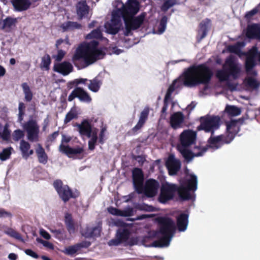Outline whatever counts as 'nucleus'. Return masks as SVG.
Returning <instances> with one entry per match:
<instances>
[{
    "mask_svg": "<svg viewBox=\"0 0 260 260\" xmlns=\"http://www.w3.org/2000/svg\"><path fill=\"white\" fill-rule=\"evenodd\" d=\"M223 68H226L230 77L232 76L234 79H237L241 72V68L238 63L232 56L226 59Z\"/></svg>",
    "mask_w": 260,
    "mask_h": 260,
    "instance_id": "obj_12",
    "label": "nucleus"
},
{
    "mask_svg": "<svg viewBox=\"0 0 260 260\" xmlns=\"http://www.w3.org/2000/svg\"><path fill=\"white\" fill-rule=\"evenodd\" d=\"M109 212L114 215L128 216L131 215L132 209H130L128 211H122L115 208H111L109 209Z\"/></svg>",
    "mask_w": 260,
    "mask_h": 260,
    "instance_id": "obj_42",
    "label": "nucleus"
},
{
    "mask_svg": "<svg viewBox=\"0 0 260 260\" xmlns=\"http://www.w3.org/2000/svg\"><path fill=\"white\" fill-rule=\"evenodd\" d=\"M21 87L24 94L25 101L27 102H30L32 99L33 94L29 86L27 83L25 82L21 84Z\"/></svg>",
    "mask_w": 260,
    "mask_h": 260,
    "instance_id": "obj_40",
    "label": "nucleus"
},
{
    "mask_svg": "<svg viewBox=\"0 0 260 260\" xmlns=\"http://www.w3.org/2000/svg\"><path fill=\"white\" fill-rule=\"evenodd\" d=\"M213 75L212 70L206 63L193 64L184 71L182 74L183 84L189 87L204 84V89H206Z\"/></svg>",
    "mask_w": 260,
    "mask_h": 260,
    "instance_id": "obj_1",
    "label": "nucleus"
},
{
    "mask_svg": "<svg viewBox=\"0 0 260 260\" xmlns=\"http://www.w3.org/2000/svg\"><path fill=\"white\" fill-rule=\"evenodd\" d=\"M89 7L87 5L85 0L81 1L76 5V13L79 20H82L86 17L89 13Z\"/></svg>",
    "mask_w": 260,
    "mask_h": 260,
    "instance_id": "obj_23",
    "label": "nucleus"
},
{
    "mask_svg": "<svg viewBox=\"0 0 260 260\" xmlns=\"http://www.w3.org/2000/svg\"><path fill=\"white\" fill-rule=\"evenodd\" d=\"M89 81L90 84L88 86L89 89L94 92H98L102 84V81L100 77L96 76L92 80H89Z\"/></svg>",
    "mask_w": 260,
    "mask_h": 260,
    "instance_id": "obj_38",
    "label": "nucleus"
},
{
    "mask_svg": "<svg viewBox=\"0 0 260 260\" xmlns=\"http://www.w3.org/2000/svg\"><path fill=\"white\" fill-rule=\"evenodd\" d=\"M77 98L81 102L90 103L91 101V98L89 94L82 88L77 87L75 88L68 96V101H72L75 98Z\"/></svg>",
    "mask_w": 260,
    "mask_h": 260,
    "instance_id": "obj_16",
    "label": "nucleus"
},
{
    "mask_svg": "<svg viewBox=\"0 0 260 260\" xmlns=\"http://www.w3.org/2000/svg\"><path fill=\"white\" fill-rule=\"evenodd\" d=\"M53 185L59 197L64 203L68 202L71 198H77L79 195V192H73L68 185H63L60 179L55 180Z\"/></svg>",
    "mask_w": 260,
    "mask_h": 260,
    "instance_id": "obj_7",
    "label": "nucleus"
},
{
    "mask_svg": "<svg viewBox=\"0 0 260 260\" xmlns=\"http://www.w3.org/2000/svg\"><path fill=\"white\" fill-rule=\"evenodd\" d=\"M129 231L126 228L119 229L116 232L115 238L108 242L109 246H118L121 243L125 242L130 236Z\"/></svg>",
    "mask_w": 260,
    "mask_h": 260,
    "instance_id": "obj_15",
    "label": "nucleus"
},
{
    "mask_svg": "<svg viewBox=\"0 0 260 260\" xmlns=\"http://www.w3.org/2000/svg\"><path fill=\"white\" fill-rule=\"evenodd\" d=\"M226 138L224 135H220L217 136L213 137L211 135L208 140L209 146L216 149L219 148L222 145L226 144Z\"/></svg>",
    "mask_w": 260,
    "mask_h": 260,
    "instance_id": "obj_27",
    "label": "nucleus"
},
{
    "mask_svg": "<svg viewBox=\"0 0 260 260\" xmlns=\"http://www.w3.org/2000/svg\"><path fill=\"white\" fill-rule=\"evenodd\" d=\"M176 4L177 0H166L162 5L161 10L163 12H166Z\"/></svg>",
    "mask_w": 260,
    "mask_h": 260,
    "instance_id": "obj_49",
    "label": "nucleus"
},
{
    "mask_svg": "<svg viewBox=\"0 0 260 260\" xmlns=\"http://www.w3.org/2000/svg\"><path fill=\"white\" fill-rule=\"evenodd\" d=\"M51 62V60L50 55L48 54H46L42 58V61L40 64V67L42 69L48 71L50 69V65Z\"/></svg>",
    "mask_w": 260,
    "mask_h": 260,
    "instance_id": "obj_44",
    "label": "nucleus"
},
{
    "mask_svg": "<svg viewBox=\"0 0 260 260\" xmlns=\"http://www.w3.org/2000/svg\"><path fill=\"white\" fill-rule=\"evenodd\" d=\"M211 20L209 18L205 19L200 23L198 34L200 35V40L203 39L207 35L209 29L211 26Z\"/></svg>",
    "mask_w": 260,
    "mask_h": 260,
    "instance_id": "obj_32",
    "label": "nucleus"
},
{
    "mask_svg": "<svg viewBox=\"0 0 260 260\" xmlns=\"http://www.w3.org/2000/svg\"><path fill=\"white\" fill-rule=\"evenodd\" d=\"M17 22V18L7 17L0 21V28L6 32H10L16 26Z\"/></svg>",
    "mask_w": 260,
    "mask_h": 260,
    "instance_id": "obj_26",
    "label": "nucleus"
},
{
    "mask_svg": "<svg viewBox=\"0 0 260 260\" xmlns=\"http://www.w3.org/2000/svg\"><path fill=\"white\" fill-rule=\"evenodd\" d=\"M99 44L98 41L92 40L88 43L79 45L72 58L75 66L79 68L78 63L81 59H83L84 63L81 68H84L103 58L105 53L98 48Z\"/></svg>",
    "mask_w": 260,
    "mask_h": 260,
    "instance_id": "obj_3",
    "label": "nucleus"
},
{
    "mask_svg": "<svg viewBox=\"0 0 260 260\" xmlns=\"http://www.w3.org/2000/svg\"><path fill=\"white\" fill-rule=\"evenodd\" d=\"M101 230L97 226L92 228H88L83 235L86 238H93L100 236Z\"/></svg>",
    "mask_w": 260,
    "mask_h": 260,
    "instance_id": "obj_39",
    "label": "nucleus"
},
{
    "mask_svg": "<svg viewBox=\"0 0 260 260\" xmlns=\"http://www.w3.org/2000/svg\"><path fill=\"white\" fill-rule=\"evenodd\" d=\"M190 190L186 188L184 185H177L176 192L181 201H189L194 199V196L190 193Z\"/></svg>",
    "mask_w": 260,
    "mask_h": 260,
    "instance_id": "obj_24",
    "label": "nucleus"
},
{
    "mask_svg": "<svg viewBox=\"0 0 260 260\" xmlns=\"http://www.w3.org/2000/svg\"><path fill=\"white\" fill-rule=\"evenodd\" d=\"M12 150V148L11 147L4 149L0 153V159L5 161L9 159L10 157Z\"/></svg>",
    "mask_w": 260,
    "mask_h": 260,
    "instance_id": "obj_47",
    "label": "nucleus"
},
{
    "mask_svg": "<svg viewBox=\"0 0 260 260\" xmlns=\"http://www.w3.org/2000/svg\"><path fill=\"white\" fill-rule=\"evenodd\" d=\"M24 136L23 132L20 129H16L14 132V137L15 140H19Z\"/></svg>",
    "mask_w": 260,
    "mask_h": 260,
    "instance_id": "obj_58",
    "label": "nucleus"
},
{
    "mask_svg": "<svg viewBox=\"0 0 260 260\" xmlns=\"http://www.w3.org/2000/svg\"><path fill=\"white\" fill-rule=\"evenodd\" d=\"M91 245V243L89 241H83L81 242L77 243L74 245L69 246L66 248V253L68 255H74L78 250L82 248H88Z\"/></svg>",
    "mask_w": 260,
    "mask_h": 260,
    "instance_id": "obj_29",
    "label": "nucleus"
},
{
    "mask_svg": "<svg viewBox=\"0 0 260 260\" xmlns=\"http://www.w3.org/2000/svg\"><path fill=\"white\" fill-rule=\"evenodd\" d=\"M64 223L68 232L71 234L75 232V223L71 214L66 213L64 215Z\"/></svg>",
    "mask_w": 260,
    "mask_h": 260,
    "instance_id": "obj_34",
    "label": "nucleus"
},
{
    "mask_svg": "<svg viewBox=\"0 0 260 260\" xmlns=\"http://www.w3.org/2000/svg\"><path fill=\"white\" fill-rule=\"evenodd\" d=\"M177 184L166 182L162 185L158 197L160 203L165 204L174 199L176 193Z\"/></svg>",
    "mask_w": 260,
    "mask_h": 260,
    "instance_id": "obj_8",
    "label": "nucleus"
},
{
    "mask_svg": "<svg viewBox=\"0 0 260 260\" xmlns=\"http://www.w3.org/2000/svg\"><path fill=\"white\" fill-rule=\"evenodd\" d=\"M197 139V133L191 129L184 130L179 135L177 149L187 161L191 160L194 157L202 156L207 151L208 146L202 147L195 146L193 151L189 148L194 144Z\"/></svg>",
    "mask_w": 260,
    "mask_h": 260,
    "instance_id": "obj_2",
    "label": "nucleus"
},
{
    "mask_svg": "<svg viewBox=\"0 0 260 260\" xmlns=\"http://www.w3.org/2000/svg\"><path fill=\"white\" fill-rule=\"evenodd\" d=\"M59 150L69 157H71L72 155L81 154L84 152V149L82 147L78 146L75 148H72L68 145L66 146L62 144H61L59 146Z\"/></svg>",
    "mask_w": 260,
    "mask_h": 260,
    "instance_id": "obj_28",
    "label": "nucleus"
},
{
    "mask_svg": "<svg viewBox=\"0 0 260 260\" xmlns=\"http://www.w3.org/2000/svg\"><path fill=\"white\" fill-rule=\"evenodd\" d=\"M200 125L197 127L198 131H204L205 133H210L213 135L215 131L220 125V118L218 116L207 114L200 118Z\"/></svg>",
    "mask_w": 260,
    "mask_h": 260,
    "instance_id": "obj_5",
    "label": "nucleus"
},
{
    "mask_svg": "<svg viewBox=\"0 0 260 260\" xmlns=\"http://www.w3.org/2000/svg\"><path fill=\"white\" fill-rule=\"evenodd\" d=\"M82 27L81 24L77 22L68 21L61 24L60 28L63 32L72 31L75 29H79Z\"/></svg>",
    "mask_w": 260,
    "mask_h": 260,
    "instance_id": "obj_35",
    "label": "nucleus"
},
{
    "mask_svg": "<svg viewBox=\"0 0 260 260\" xmlns=\"http://www.w3.org/2000/svg\"><path fill=\"white\" fill-rule=\"evenodd\" d=\"M11 3L15 10L18 12L26 11L31 5L30 0H11Z\"/></svg>",
    "mask_w": 260,
    "mask_h": 260,
    "instance_id": "obj_31",
    "label": "nucleus"
},
{
    "mask_svg": "<svg viewBox=\"0 0 260 260\" xmlns=\"http://www.w3.org/2000/svg\"><path fill=\"white\" fill-rule=\"evenodd\" d=\"M77 117L78 114L77 112L75 109L72 108L71 110L67 113L65 118L64 119V123L67 124L72 120L77 118Z\"/></svg>",
    "mask_w": 260,
    "mask_h": 260,
    "instance_id": "obj_45",
    "label": "nucleus"
},
{
    "mask_svg": "<svg viewBox=\"0 0 260 260\" xmlns=\"http://www.w3.org/2000/svg\"><path fill=\"white\" fill-rule=\"evenodd\" d=\"M226 133L224 135L226 138V144L230 143L235 138L240 131V126L238 125V120H232L225 122Z\"/></svg>",
    "mask_w": 260,
    "mask_h": 260,
    "instance_id": "obj_13",
    "label": "nucleus"
},
{
    "mask_svg": "<svg viewBox=\"0 0 260 260\" xmlns=\"http://www.w3.org/2000/svg\"><path fill=\"white\" fill-rule=\"evenodd\" d=\"M24 252L27 255H29L33 258H39L38 254L30 249H25Z\"/></svg>",
    "mask_w": 260,
    "mask_h": 260,
    "instance_id": "obj_60",
    "label": "nucleus"
},
{
    "mask_svg": "<svg viewBox=\"0 0 260 260\" xmlns=\"http://www.w3.org/2000/svg\"><path fill=\"white\" fill-rule=\"evenodd\" d=\"M36 152L39 162L44 165L46 164L48 161V156L44 149L40 144H37V148L36 150Z\"/></svg>",
    "mask_w": 260,
    "mask_h": 260,
    "instance_id": "obj_36",
    "label": "nucleus"
},
{
    "mask_svg": "<svg viewBox=\"0 0 260 260\" xmlns=\"http://www.w3.org/2000/svg\"><path fill=\"white\" fill-rule=\"evenodd\" d=\"M102 36V34L100 29H95L93 30L90 33L86 36L87 39H100Z\"/></svg>",
    "mask_w": 260,
    "mask_h": 260,
    "instance_id": "obj_50",
    "label": "nucleus"
},
{
    "mask_svg": "<svg viewBox=\"0 0 260 260\" xmlns=\"http://www.w3.org/2000/svg\"><path fill=\"white\" fill-rule=\"evenodd\" d=\"M50 231L56 238L60 240L63 239V230L50 229Z\"/></svg>",
    "mask_w": 260,
    "mask_h": 260,
    "instance_id": "obj_53",
    "label": "nucleus"
},
{
    "mask_svg": "<svg viewBox=\"0 0 260 260\" xmlns=\"http://www.w3.org/2000/svg\"><path fill=\"white\" fill-rule=\"evenodd\" d=\"M73 67L72 64L68 61H63L61 63H56L54 64L53 71L59 73L63 76H67L72 72Z\"/></svg>",
    "mask_w": 260,
    "mask_h": 260,
    "instance_id": "obj_21",
    "label": "nucleus"
},
{
    "mask_svg": "<svg viewBox=\"0 0 260 260\" xmlns=\"http://www.w3.org/2000/svg\"><path fill=\"white\" fill-rule=\"evenodd\" d=\"M121 17L117 11L112 12L111 19L105 24V28L108 34L116 35L119 32L122 27Z\"/></svg>",
    "mask_w": 260,
    "mask_h": 260,
    "instance_id": "obj_10",
    "label": "nucleus"
},
{
    "mask_svg": "<svg viewBox=\"0 0 260 260\" xmlns=\"http://www.w3.org/2000/svg\"><path fill=\"white\" fill-rule=\"evenodd\" d=\"M78 131L81 136H86L89 138L92 132V126L91 123L87 119H84L80 124H77Z\"/></svg>",
    "mask_w": 260,
    "mask_h": 260,
    "instance_id": "obj_25",
    "label": "nucleus"
},
{
    "mask_svg": "<svg viewBox=\"0 0 260 260\" xmlns=\"http://www.w3.org/2000/svg\"><path fill=\"white\" fill-rule=\"evenodd\" d=\"M184 121V116L181 112H177L173 113L170 117V124L172 128L174 129L182 127Z\"/></svg>",
    "mask_w": 260,
    "mask_h": 260,
    "instance_id": "obj_22",
    "label": "nucleus"
},
{
    "mask_svg": "<svg viewBox=\"0 0 260 260\" xmlns=\"http://www.w3.org/2000/svg\"><path fill=\"white\" fill-rule=\"evenodd\" d=\"M246 84L249 87L253 88H257L259 86L257 81L251 77H249L246 80Z\"/></svg>",
    "mask_w": 260,
    "mask_h": 260,
    "instance_id": "obj_55",
    "label": "nucleus"
},
{
    "mask_svg": "<svg viewBox=\"0 0 260 260\" xmlns=\"http://www.w3.org/2000/svg\"><path fill=\"white\" fill-rule=\"evenodd\" d=\"M149 113V108L145 107L141 112L139 119L137 124L128 133H131L132 135H136L138 134L139 130L142 128L148 119Z\"/></svg>",
    "mask_w": 260,
    "mask_h": 260,
    "instance_id": "obj_18",
    "label": "nucleus"
},
{
    "mask_svg": "<svg viewBox=\"0 0 260 260\" xmlns=\"http://www.w3.org/2000/svg\"><path fill=\"white\" fill-rule=\"evenodd\" d=\"M170 100L164 98V105L162 106V108L161 110V115L160 116L162 118L165 119L167 115V110L168 109V105H169V101Z\"/></svg>",
    "mask_w": 260,
    "mask_h": 260,
    "instance_id": "obj_56",
    "label": "nucleus"
},
{
    "mask_svg": "<svg viewBox=\"0 0 260 260\" xmlns=\"http://www.w3.org/2000/svg\"><path fill=\"white\" fill-rule=\"evenodd\" d=\"M158 187V182L155 179H151L146 181L145 187L144 188H143V192L147 197L152 198L156 194Z\"/></svg>",
    "mask_w": 260,
    "mask_h": 260,
    "instance_id": "obj_17",
    "label": "nucleus"
},
{
    "mask_svg": "<svg viewBox=\"0 0 260 260\" xmlns=\"http://www.w3.org/2000/svg\"><path fill=\"white\" fill-rule=\"evenodd\" d=\"M10 217L12 218V214L11 212L6 211L3 208L0 209V218H5V217Z\"/></svg>",
    "mask_w": 260,
    "mask_h": 260,
    "instance_id": "obj_59",
    "label": "nucleus"
},
{
    "mask_svg": "<svg viewBox=\"0 0 260 260\" xmlns=\"http://www.w3.org/2000/svg\"><path fill=\"white\" fill-rule=\"evenodd\" d=\"M175 82L176 80H175L169 87L165 96V99H166V100H170L171 95L175 89Z\"/></svg>",
    "mask_w": 260,
    "mask_h": 260,
    "instance_id": "obj_54",
    "label": "nucleus"
},
{
    "mask_svg": "<svg viewBox=\"0 0 260 260\" xmlns=\"http://www.w3.org/2000/svg\"><path fill=\"white\" fill-rule=\"evenodd\" d=\"M0 137L4 140L7 141L10 137V131L8 128V125L6 124L4 127L3 132H1Z\"/></svg>",
    "mask_w": 260,
    "mask_h": 260,
    "instance_id": "obj_52",
    "label": "nucleus"
},
{
    "mask_svg": "<svg viewBox=\"0 0 260 260\" xmlns=\"http://www.w3.org/2000/svg\"><path fill=\"white\" fill-rule=\"evenodd\" d=\"M156 221L159 226V231L155 232L154 236L159 233L162 237L154 241L150 246L155 247H162L169 246L175 231V225L173 220L166 216H159L156 218Z\"/></svg>",
    "mask_w": 260,
    "mask_h": 260,
    "instance_id": "obj_4",
    "label": "nucleus"
},
{
    "mask_svg": "<svg viewBox=\"0 0 260 260\" xmlns=\"http://www.w3.org/2000/svg\"><path fill=\"white\" fill-rule=\"evenodd\" d=\"M166 167L169 175H175L180 169L181 162L179 160L176 159L173 155H170L166 162Z\"/></svg>",
    "mask_w": 260,
    "mask_h": 260,
    "instance_id": "obj_19",
    "label": "nucleus"
},
{
    "mask_svg": "<svg viewBox=\"0 0 260 260\" xmlns=\"http://www.w3.org/2000/svg\"><path fill=\"white\" fill-rule=\"evenodd\" d=\"M224 111L231 116H236L239 115L241 113L240 108L232 105H227L225 107Z\"/></svg>",
    "mask_w": 260,
    "mask_h": 260,
    "instance_id": "obj_41",
    "label": "nucleus"
},
{
    "mask_svg": "<svg viewBox=\"0 0 260 260\" xmlns=\"http://www.w3.org/2000/svg\"><path fill=\"white\" fill-rule=\"evenodd\" d=\"M146 16V13L143 12L137 17L128 16L123 18L125 24L124 36L131 35L132 30L139 29L143 24Z\"/></svg>",
    "mask_w": 260,
    "mask_h": 260,
    "instance_id": "obj_6",
    "label": "nucleus"
},
{
    "mask_svg": "<svg viewBox=\"0 0 260 260\" xmlns=\"http://www.w3.org/2000/svg\"><path fill=\"white\" fill-rule=\"evenodd\" d=\"M189 214L186 213H181L177 217V226L179 231L184 232L187 227L188 224Z\"/></svg>",
    "mask_w": 260,
    "mask_h": 260,
    "instance_id": "obj_30",
    "label": "nucleus"
},
{
    "mask_svg": "<svg viewBox=\"0 0 260 260\" xmlns=\"http://www.w3.org/2000/svg\"><path fill=\"white\" fill-rule=\"evenodd\" d=\"M189 176L190 178L186 181L184 186L190 191H194L197 189V177L194 174H190Z\"/></svg>",
    "mask_w": 260,
    "mask_h": 260,
    "instance_id": "obj_37",
    "label": "nucleus"
},
{
    "mask_svg": "<svg viewBox=\"0 0 260 260\" xmlns=\"http://www.w3.org/2000/svg\"><path fill=\"white\" fill-rule=\"evenodd\" d=\"M140 4L137 0H128L125 5L123 4L121 8L116 11L122 16L125 17L134 16L140 10Z\"/></svg>",
    "mask_w": 260,
    "mask_h": 260,
    "instance_id": "obj_9",
    "label": "nucleus"
},
{
    "mask_svg": "<svg viewBox=\"0 0 260 260\" xmlns=\"http://www.w3.org/2000/svg\"><path fill=\"white\" fill-rule=\"evenodd\" d=\"M133 181L136 191L138 193H143L144 174L141 169L135 168L132 171Z\"/></svg>",
    "mask_w": 260,
    "mask_h": 260,
    "instance_id": "obj_14",
    "label": "nucleus"
},
{
    "mask_svg": "<svg viewBox=\"0 0 260 260\" xmlns=\"http://www.w3.org/2000/svg\"><path fill=\"white\" fill-rule=\"evenodd\" d=\"M168 22V18L166 16L162 17L158 26V31L161 34L164 32L166 28V25Z\"/></svg>",
    "mask_w": 260,
    "mask_h": 260,
    "instance_id": "obj_51",
    "label": "nucleus"
},
{
    "mask_svg": "<svg viewBox=\"0 0 260 260\" xmlns=\"http://www.w3.org/2000/svg\"><path fill=\"white\" fill-rule=\"evenodd\" d=\"M216 77L220 82L227 81L230 78L226 68L218 70L216 73Z\"/></svg>",
    "mask_w": 260,
    "mask_h": 260,
    "instance_id": "obj_43",
    "label": "nucleus"
},
{
    "mask_svg": "<svg viewBox=\"0 0 260 260\" xmlns=\"http://www.w3.org/2000/svg\"><path fill=\"white\" fill-rule=\"evenodd\" d=\"M30 145L28 142H26L24 140H22L20 141V149L22 152L23 157H24L25 154L30 149Z\"/></svg>",
    "mask_w": 260,
    "mask_h": 260,
    "instance_id": "obj_48",
    "label": "nucleus"
},
{
    "mask_svg": "<svg viewBox=\"0 0 260 260\" xmlns=\"http://www.w3.org/2000/svg\"><path fill=\"white\" fill-rule=\"evenodd\" d=\"M23 127L27 132L28 141L31 142L39 141V126L35 120H28L24 124Z\"/></svg>",
    "mask_w": 260,
    "mask_h": 260,
    "instance_id": "obj_11",
    "label": "nucleus"
},
{
    "mask_svg": "<svg viewBox=\"0 0 260 260\" xmlns=\"http://www.w3.org/2000/svg\"><path fill=\"white\" fill-rule=\"evenodd\" d=\"M201 5L210 6L212 0H198Z\"/></svg>",
    "mask_w": 260,
    "mask_h": 260,
    "instance_id": "obj_64",
    "label": "nucleus"
},
{
    "mask_svg": "<svg viewBox=\"0 0 260 260\" xmlns=\"http://www.w3.org/2000/svg\"><path fill=\"white\" fill-rule=\"evenodd\" d=\"M257 12V10L256 9H253L252 10L248 12L245 15V17L247 18H250L256 14Z\"/></svg>",
    "mask_w": 260,
    "mask_h": 260,
    "instance_id": "obj_63",
    "label": "nucleus"
},
{
    "mask_svg": "<svg viewBox=\"0 0 260 260\" xmlns=\"http://www.w3.org/2000/svg\"><path fill=\"white\" fill-rule=\"evenodd\" d=\"M256 51L250 52L246 56L245 62V71L248 74L256 75L255 71H252L253 68L256 66L255 57Z\"/></svg>",
    "mask_w": 260,
    "mask_h": 260,
    "instance_id": "obj_20",
    "label": "nucleus"
},
{
    "mask_svg": "<svg viewBox=\"0 0 260 260\" xmlns=\"http://www.w3.org/2000/svg\"><path fill=\"white\" fill-rule=\"evenodd\" d=\"M5 233L9 235V236L14 238L18 240L22 241L23 239L20 235L18 232L15 231V230L12 228H8Z\"/></svg>",
    "mask_w": 260,
    "mask_h": 260,
    "instance_id": "obj_46",
    "label": "nucleus"
},
{
    "mask_svg": "<svg viewBox=\"0 0 260 260\" xmlns=\"http://www.w3.org/2000/svg\"><path fill=\"white\" fill-rule=\"evenodd\" d=\"M241 43L238 42L236 44L229 47V50L232 53L238 54L240 51Z\"/></svg>",
    "mask_w": 260,
    "mask_h": 260,
    "instance_id": "obj_57",
    "label": "nucleus"
},
{
    "mask_svg": "<svg viewBox=\"0 0 260 260\" xmlns=\"http://www.w3.org/2000/svg\"><path fill=\"white\" fill-rule=\"evenodd\" d=\"M260 35V26L257 24L248 25L246 32V36L249 39H253Z\"/></svg>",
    "mask_w": 260,
    "mask_h": 260,
    "instance_id": "obj_33",
    "label": "nucleus"
},
{
    "mask_svg": "<svg viewBox=\"0 0 260 260\" xmlns=\"http://www.w3.org/2000/svg\"><path fill=\"white\" fill-rule=\"evenodd\" d=\"M106 131V127H102L99 135V143L103 144L104 143V138L105 136V132Z\"/></svg>",
    "mask_w": 260,
    "mask_h": 260,
    "instance_id": "obj_61",
    "label": "nucleus"
},
{
    "mask_svg": "<svg viewBox=\"0 0 260 260\" xmlns=\"http://www.w3.org/2000/svg\"><path fill=\"white\" fill-rule=\"evenodd\" d=\"M65 52L62 51V50H60L58 51L56 60L58 61H60L61 60V59L63 58V56H64Z\"/></svg>",
    "mask_w": 260,
    "mask_h": 260,
    "instance_id": "obj_62",
    "label": "nucleus"
}]
</instances>
